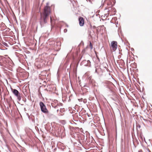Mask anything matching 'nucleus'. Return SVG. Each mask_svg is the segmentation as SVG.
Instances as JSON below:
<instances>
[{
    "label": "nucleus",
    "mask_w": 152,
    "mask_h": 152,
    "mask_svg": "<svg viewBox=\"0 0 152 152\" xmlns=\"http://www.w3.org/2000/svg\"><path fill=\"white\" fill-rule=\"evenodd\" d=\"M44 0H43V1H44Z\"/></svg>",
    "instance_id": "nucleus-39"
},
{
    "label": "nucleus",
    "mask_w": 152,
    "mask_h": 152,
    "mask_svg": "<svg viewBox=\"0 0 152 152\" xmlns=\"http://www.w3.org/2000/svg\"><path fill=\"white\" fill-rule=\"evenodd\" d=\"M115 1L114 2V4H115Z\"/></svg>",
    "instance_id": "nucleus-34"
},
{
    "label": "nucleus",
    "mask_w": 152,
    "mask_h": 152,
    "mask_svg": "<svg viewBox=\"0 0 152 152\" xmlns=\"http://www.w3.org/2000/svg\"><path fill=\"white\" fill-rule=\"evenodd\" d=\"M89 36H91V35L90 34L89 35Z\"/></svg>",
    "instance_id": "nucleus-36"
},
{
    "label": "nucleus",
    "mask_w": 152,
    "mask_h": 152,
    "mask_svg": "<svg viewBox=\"0 0 152 152\" xmlns=\"http://www.w3.org/2000/svg\"><path fill=\"white\" fill-rule=\"evenodd\" d=\"M28 87L27 86H25V85L23 87V91H24V93H26V94L27 93H28Z\"/></svg>",
    "instance_id": "nucleus-9"
},
{
    "label": "nucleus",
    "mask_w": 152,
    "mask_h": 152,
    "mask_svg": "<svg viewBox=\"0 0 152 152\" xmlns=\"http://www.w3.org/2000/svg\"><path fill=\"white\" fill-rule=\"evenodd\" d=\"M30 41H29V46L30 45V43H31V44H34V41L33 40H30Z\"/></svg>",
    "instance_id": "nucleus-10"
},
{
    "label": "nucleus",
    "mask_w": 152,
    "mask_h": 152,
    "mask_svg": "<svg viewBox=\"0 0 152 152\" xmlns=\"http://www.w3.org/2000/svg\"><path fill=\"white\" fill-rule=\"evenodd\" d=\"M96 58H97V59L98 60H99V57H98V56H97Z\"/></svg>",
    "instance_id": "nucleus-25"
},
{
    "label": "nucleus",
    "mask_w": 152,
    "mask_h": 152,
    "mask_svg": "<svg viewBox=\"0 0 152 152\" xmlns=\"http://www.w3.org/2000/svg\"><path fill=\"white\" fill-rule=\"evenodd\" d=\"M39 104L42 112L45 114L48 113V111L45 105L43 102H40Z\"/></svg>",
    "instance_id": "nucleus-2"
},
{
    "label": "nucleus",
    "mask_w": 152,
    "mask_h": 152,
    "mask_svg": "<svg viewBox=\"0 0 152 152\" xmlns=\"http://www.w3.org/2000/svg\"><path fill=\"white\" fill-rule=\"evenodd\" d=\"M29 91H30V89H29Z\"/></svg>",
    "instance_id": "nucleus-37"
},
{
    "label": "nucleus",
    "mask_w": 152,
    "mask_h": 152,
    "mask_svg": "<svg viewBox=\"0 0 152 152\" xmlns=\"http://www.w3.org/2000/svg\"><path fill=\"white\" fill-rule=\"evenodd\" d=\"M96 28V26H93V28Z\"/></svg>",
    "instance_id": "nucleus-27"
},
{
    "label": "nucleus",
    "mask_w": 152,
    "mask_h": 152,
    "mask_svg": "<svg viewBox=\"0 0 152 152\" xmlns=\"http://www.w3.org/2000/svg\"><path fill=\"white\" fill-rule=\"evenodd\" d=\"M119 15H120V17H121V15H120V14H119Z\"/></svg>",
    "instance_id": "nucleus-35"
},
{
    "label": "nucleus",
    "mask_w": 152,
    "mask_h": 152,
    "mask_svg": "<svg viewBox=\"0 0 152 152\" xmlns=\"http://www.w3.org/2000/svg\"><path fill=\"white\" fill-rule=\"evenodd\" d=\"M117 42L115 41H113L111 43V46L112 48L113 51H115L117 48Z\"/></svg>",
    "instance_id": "nucleus-5"
},
{
    "label": "nucleus",
    "mask_w": 152,
    "mask_h": 152,
    "mask_svg": "<svg viewBox=\"0 0 152 152\" xmlns=\"http://www.w3.org/2000/svg\"><path fill=\"white\" fill-rule=\"evenodd\" d=\"M79 139H80L81 140H83V142H86L88 143L89 142H90L88 140L87 137L86 136V137H85L84 135L83 134H81L80 135L79 137Z\"/></svg>",
    "instance_id": "nucleus-6"
},
{
    "label": "nucleus",
    "mask_w": 152,
    "mask_h": 152,
    "mask_svg": "<svg viewBox=\"0 0 152 152\" xmlns=\"http://www.w3.org/2000/svg\"><path fill=\"white\" fill-rule=\"evenodd\" d=\"M90 47L91 49H92L93 48L92 45V43L91 42H90V44H89Z\"/></svg>",
    "instance_id": "nucleus-12"
},
{
    "label": "nucleus",
    "mask_w": 152,
    "mask_h": 152,
    "mask_svg": "<svg viewBox=\"0 0 152 152\" xmlns=\"http://www.w3.org/2000/svg\"><path fill=\"white\" fill-rule=\"evenodd\" d=\"M48 3H47V6H45L42 14L41 13L40 24L41 27L44 26V24L47 23V20L48 19V16L50 13V7L47 5Z\"/></svg>",
    "instance_id": "nucleus-1"
},
{
    "label": "nucleus",
    "mask_w": 152,
    "mask_h": 152,
    "mask_svg": "<svg viewBox=\"0 0 152 152\" xmlns=\"http://www.w3.org/2000/svg\"><path fill=\"white\" fill-rule=\"evenodd\" d=\"M58 106H59V105H58V104L57 105L55 106L54 107L55 108H56L58 107Z\"/></svg>",
    "instance_id": "nucleus-14"
},
{
    "label": "nucleus",
    "mask_w": 152,
    "mask_h": 152,
    "mask_svg": "<svg viewBox=\"0 0 152 152\" xmlns=\"http://www.w3.org/2000/svg\"><path fill=\"white\" fill-rule=\"evenodd\" d=\"M131 50H132H132H134V48H131Z\"/></svg>",
    "instance_id": "nucleus-26"
},
{
    "label": "nucleus",
    "mask_w": 152,
    "mask_h": 152,
    "mask_svg": "<svg viewBox=\"0 0 152 152\" xmlns=\"http://www.w3.org/2000/svg\"><path fill=\"white\" fill-rule=\"evenodd\" d=\"M95 54H96V57H97V56H97V53L96 52H95Z\"/></svg>",
    "instance_id": "nucleus-22"
},
{
    "label": "nucleus",
    "mask_w": 152,
    "mask_h": 152,
    "mask_svg": "<svg viewBox=\"0 0 152 152\" xmlns=\"http://www.w3.org/2000/svg\"><path fill=\"white\" fill-rule=\"evenodd\" d=\"M112 11H113V12H114V14H115L116 12V9L114 8H112Z\"/></svg>",
    "instance_id": "nucleus-11"
},
{
    "label": "nucleus",
    "mask_w": 152,
    "mask_h": 152,
    "mask_svg": "<svg viewBox=\"0 0 152 152\" xmlns=\"http://www.w3.org/2000/svg\"><path fill=\"white\" fill-rule=\"evenodd\" d=\"M82 145V144L80 142V141L79 142V144H78V145Z\"/></svg>",
    "instance_id": "nucleus-20"
},
{
    "label": "nucleus",
    "mask_w": 152,
    "mask_h": 152,
    "mask_svg": "<svg viewBox=\"0 0 152 152\" xmlns=\"http://www.w3.org/2000/svg\"><path fill=\"white\" fill-rule=\"evenodd\" d=\"M78 20L80 26H83L84 24L83 18L82 17L80 16Z\"/></svg>",
    "instance_id": "nucleus-7"
},
{
    "label": "nucleus",
    "mask_w": 152,
    "mask_h": 152,
    "mask_svg": "<svg viewBox=\"0 0 152 152\" xmlns=\"http://www.w3.org/2000/svg\"><path fill=\"white\" fill-rule=\"evenodd\" d=\"M62 104H63L62 103H59V104H58V105H59V106L60 105L62 106Z\"/></svg>",
    "instance_id": "nucleus-23"
},
{
    "label": "nucleus",
    "mask_w": 152,
    "mask_h": 152,
    "mask_svg": "<svg viewBox=\"0 0 152 152\" xmlns=\"http://www.w3.org/2000/svg\"><path fill=\"white\" fill-rule=\"evenodd\" d=\"M113 19L115 20H117V18L116 17H115L113 18Z\"/></svg>",
    "instance_id": "nucleus-15"
},
{
    "label": "nucleus",
    "mask_w": 152,
    "mask_h": 152,
    "mask_svg": "<svg viewBox=\"0 0 152 152\" xmlns=\"http://www.w3.org/2000/svg\"><path fill=\"white\" fill-rule=\"evenodd\" d=\"M58 110H58V109H57V112H58Z\"/></svg>",
    "instance_id": "nucleus-32"
},
{
    "label": "nucleus",
    "mask_w": 152,
    "mask_h": 152,
    "mask_svg": "<svg viewBox=\"0 0 152 152\" xmlns=\"http://www.w3.org/2000/svg\"><path fill=\"white\" fill-rule=\"evenodd\" d=\"M84 87H88V86H84Z\"/></svg>",
    "instance_id": "nucleus-30"
},
{
    "label": "nucleus",
    "mask_w": 152,
    "mask_h": 152,
    "mask_svg": "<svg viewBox=\"0 0 152 152\" xmlns=\"http://www.w3.org/2000/svg\"><path fill=\"white\" fill-rule=\"evenodd\" d=\"M141 127L140 125H138V126H137V128H140Z\"/></svg>",
    "instance_id": "nucleus-21"
},
{
    "label": "nucleus",
    "mask_w": 152,
    "mask_h": 152,
    "mask_svg": "<svg viewBox=\"0 0 152 152\" xmlns=\"http://www.w3.org/2000/svg\"><path fill=\"white\" fill-rule=\"evenodd\" d=\"M88 1H89L90 2H91V0H88Z\"/></svg>",
    "instance_id": "nucleus-33"
},
{
    "label": "nucleus",
    "mask_w": 152,
    "mask_h": 152,
    "mask_svg": "<svg viewBox=\"0 0 152 152\" xmlns=\"http://www.w3.org/2000/svg\"><path fill=\"white\" fill-rule=\"evenodd\" d=\"M108 15V14H104V17L105 16H106L107 17Z\"/></svg>",
    "instance_id": "nucleus-19"
},
{
    "label": "nucleus",
    "mask_w": 152,
    "mask_h": 152,
    "mask_svg": "<svg viewBox=\"0 0 152 152\" xmlns=\"http://www.w3.org/2000/svg\"><path fill=\"white\" fill-rule=\"evenodd\" d=\"M84 103H86L87 102V100L86 99H84L83 101Z\"/></svg>",
    "instance_id": "nucleus-17"
},
{
    "label": "nucleus",
    "mask_w": 152,
    "mask_h": 152,
    "mask_svg": "<svg viewBox=\"0 0 152 152\" xmlns=\"http://www.w3.org/2000/svg\"><path fill=\"white\" fill-rule=\"evenodd\" d=\"M148 151L149 152H151V151H150V150L149 149H148Z\"/></svg>",
    "instance_id": "nucleus-31"
},
{
    "label": "nucleus",
    "mask_w": 152,
    "mask_h": 152,
    "mask_svg": "<svg viewBox=\"0 0 152 152\" xmlns=\"http://www.w3.org/2000/svg\"><path fill=\"white\" fill-rule=\"evenodd\" d=\"M50 21L51 22L52 18H51V16H50Z\"/></svg>",
    "instance_id": "nucleus-28"
},
{
    "label": "nucleus",
    "mask_w": 152,
    "mask_h": 152,
    "mask_svg": "<svg viewBox=\"0 0 152 152\" xmlns=\"http://www.w3.org/2000/svg\"><path fill=\"white\" fill-rule=\"evenodd\" d=\"M84 63L86 64L85 65V66H88L89 67H91V62L90 60H88L87 61L86 60L84 61Z\"/></svg>",
    "instance_id": "nucleus-8"
},
{
    "label": "nucleus",
    "mask_w": 152,
    "mask_h": 152,
    "mask_svg": "<svg viewBox=\"0 0 152 152\" xmlns=\"http://www.w3.org/2000/svg\"><path fill=\"white\" fill-rule=\"evenodd\" d=\"M61 44V42L59 41L55 43L53 48L55 50L58 51L60 50Z\"/></svg>",
    "instance_id": "nucleus-3"
},
{
    "label": "nucleus",
    "mask_w": 152,
    "mask_h": 152,
    "mask_svg": "<svg viewBox=\"0 0 152 152\" xmlns=\"http://www.w3.org/2000/svg\"><path fill=\"white\" fill-rule=\"evenodd\" d=\"M29 49H31V50H32L31 49V48L29 47Z\"/></svg>",
    "instance_id": "nucleus-29"
},
{
    "label": "nucleus",
    "mask_w": 152,
    "mask_h": 152,
    "mask_svg": "<svg viewBox=\"0 0 152 152\" xmlns=\"http://www.w3.org/2000/svg\"><path fill=\"white\" fill-rule=\"evenodd\" d=\"M87 1H88V0H86Z\"/></svg>",
    "instance_id": "nucleus-38"
},
{
    "label": "nucleus",
    "mask_w": 152,
    "mask_h": 152,
    "mask_svg": "<svg viewBox=\"0 0 152 152\" xmlns=\"http://www.w3.org/2000/svg\"><path fill=\"white\" fill-rule=\"evenodd\" d=\"M13 93L17 97L18 99L20 101L21 99L20 94L18 91L15 89H13L12 90Z\"/></svg>",
    "instance_id": "nucleus-4"
},
{
    "label": "nucleus",
    "mask_w": 152,
    "mask_h": 152,
    "mask_svg": "<svg viewBox=\"0 0 152 152\" xmlns=\"http://www.w3.org/2000/svg\"><path fill=\"white\" fill-rule=\"evenodd\" d=\"M60 112L61 113L63 112H64V109L63 108H61L60 110Z\"/></svg>",
    "instance_id": "nucleus-13"
},
{
    "label": "nucleus",
    "mask_w": 152,
    "mask_h": 152,
    "mask_svg": "<svg viewBox=\"0 0 152 152\" xmlns=\"http://www.w3.org/2000/svg\"><path fill=\"white\" fill-rule=\"evenodd\" d=\"M95 72L96 73H97L98 74H99V73L97 71V68L96 67H95Z\"/></svg>",
    "instance_id": "nucleus-16"
},
{
    "label": "nucleus",
    "mask_w": 152,
    "mask_h": 152,
    "mask_svg": "<svg viewBox=\"0 0 152 152\" xmlns=\"http://www.w3.org/2000/svg\"><path fill=\"white\" fill-rule=\"evenodd\" d=\"M138 152H142V151L141 150H140L138 151Z\"/></svg>",
    "instance_id": "nucleus-24"
},
{
    "label": "nucleus",
    "mask_w": 152,
    "mask_h": 152,
    "mask_svg": "<svg viewBox=\"0 0 152 152\" xmlns=\"http://www.w3.org/2000/svg\"><path fill=\"white\" fill-rule=\"evenodd\" d=\"M67 29H65L64 30V33H66L67 31Z\"/></svg>",
    "instance_id": "nucleus-18"
}]
</instances>
